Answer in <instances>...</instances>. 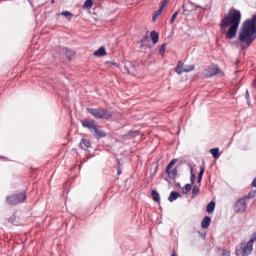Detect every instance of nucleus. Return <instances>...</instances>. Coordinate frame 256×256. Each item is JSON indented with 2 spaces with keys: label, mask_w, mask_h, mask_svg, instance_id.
Here are the masks:
<instances>
[{
  "label": "nucleus",
  "mask_w": 256,
  "mask_h": 256,
  "mask_svg": "<svg viewBox=\"0 0 256 256\" xmlns=\"http://www.w3.org/2000/svg\"><path fill=\"white\" fill-rule=\"evenodd\" d=\"M239 25H241V11L235 8H231L229 13L219 23L220 31H226L227 27H229L228 31L225 32V38L228 41L237 37Z\"/></svg>",
  "instance_id": "obj_1"
},
{
  "label": "nucleus",
  "mask_w": 256,
  "mask_h": 256,
  "mask_svg": "<svg viewBox=\"0 0 256 256\" xmlns=\"http://www.w3.org/2000/svg\"><path fill=\"white\" fill-rule=\"evenodd\" d=\"M254 39H256V15L243 23L242 30L238 37L240 43H246L248 46L253 43Z\"/></svg>",
  "instance_id": "obj_2"
},
{
  "label": "nucleus",
  "mask_w": 256,
  "mask_h": 256,
  "mask_svg": "<svg viewBox=\"0 0 256 256\" xmlns=\"http://www.w3.org/2000/svg\"><path fill=\"white\" fill-rule=\"evenodd\" d=\"M256 241V234H253V236L250 238V240L246 243L245 241H242L239 246L236 247V255L238 256H248L253 253V244Z\"/></svg>",
  "instance_id": "obj_3"
},
{
  "label": "nucleus",
  "mask_w": 256,
  "mask_h": 256,
  "mask_svg": "<svg viewBox=\"0 0 256 256\" xmlns=\"http://www.w3.org/2000/svg\"><path fill=\"white\" fill-rule=\"evenodd\" d=\"M82 127L89 129L90 133H92L95 139H103V137H107V134L103 130H99L97 128V123L95 120H81Z\"/></svg>",
  "instance_id": "obj_4"
},
{
  "label": "nucleus",
  "mask_w": 256,
  "mask_h": 256,
  "mask_svg": "<svg viewBox=\"0 0 256 256\" xmlns=\"http://www.w3.org/2000/svg\"><path fill=\"white\" fill-rule=\"evenodd\" d=\"M87 111L95 119L109 120L113 117V113L105 108H87Z\"/></svg>",
  "instance_id": "obj_5"
},
{
  "label": "nucleus",
  "mask_w": 256,
  "mask_h": 256,
  "mask_svg": "<svg viewBox=\"0 0 256 256\" xmlns=\"http://www.w3.org/2000/svg\"><path fill=\"white\" fill-rule=\"evenodd\" d=\"M25 199H27V194L25 192H22L19 194L7 196L6 201L8 205H19V203H24Z\"/></svg>",
  "instance_id": "obj_6"
},
{
  "label": "nucleus",
  "mask_w": 256,
  "mask_h": 256,
  "mask_svg": "<svg viewBox=\"0 0 256 256\" xmlns=\"http://www.w3.org/2000/svg\"><path fill=\"white\" fill-rule=\"evenodd\" d=\"M205 77H215V75H220V77H223V72L219 67L217 66H209L205 71H204Z\"/></svg>",
  "instance_id": "obj_7"
},
{
  "label": "nucleus",
  "mask_w": 256,
  "mask_h": 256,
  "mask_svg": "<svg viewBox=\"0 0 256 256\" xmlns=\"http://www.w3.org/2000/svg\"><path fill=\"white\" fill-rule=\"evenodd\" d=\"M235 213H245L247 211V202L245 198H240L234 205Z\"/></svg>",
  "instance_id": "obj_8"
},
{
  "label": "nucleus",
  "mask_w": 256,
  "mask_h": 256,
  "mask_svg": "<svg viewBox=\"0 0 256 256\" xmlns=\"http://www.w3.org/2000/svg\"><path fill=\"white\" fill-rule=\"evenodd\" d=\"M175 71L178 75H182L183 73H185V64L183 63V61H178Z\"/></svg>",
  "instance_id": "obj_9"
},
{
  "label": "nucleus",
  "mask_w": 256,
  "mask_h": 256,
  "mask_svg": "<svg viewBox=\"0 0 256 256\" xmlns=\"http://www.w3.org/2000/svg\"><path fill=\"white\" fill-rule=\"evenodd\" d=\"M209 225H211V217L206 216L202 219L201 227L202 229H209Z\"/></svg>",
  "instance_id": "obj_10"
},
{
  "label": "nucleus",
  "mask_w": 256,
  "mask_h": 256,
  "mask_svg": "<svg viewBox=\"0 0 256 256\" xmlns=\"http://www.w3.org/2000/svg\"><path fill=\"white\" fill-rule=\"evenodd\" d=\"M79 146L81 147V149H89V147H91V142H89V140L82 138Z\"/></svg>",
  "instance_id": "obj_11"
},
{
  "label": "nucleus",
  "mask_w": 256,
  "mask_h": 256,
  "mask_svg": "<svg viewBox=\"0 0 256 256\" xmlns=\"http://www.w3.org/2000/svg\"><path fill=\"white\" fill-rule=\"evenodd\" d=\"M150 37L152 39V43L156 45V43L159 42V33L157 31L153 30L150 32Z\"/></svg>",
  "instance_id": "obj_12"
},
{
  "label": "nucleus",
  "mask_w": 256,
  "mask_h": 256,
  "mask_svg": "<svg viewBox=\"0 0 256 256\" xmlns=\"http://www.w3.org/2000/svg\"><path fill=\"white\" fill-rule=\"evenodd\" d=\"M179 197H180L179 192L172 191L168 197V201L170 203H173V201H177V199H179Z\"/></svg>",
  "instance_id": "obj_13"
},
{
  "label": "nucleus",
  "mask_w": 256,
  "mask_h": 256,
  "mask_svg": "<svg viewBox=\"0 0 256 256\" xmlns=\"http://www.w3.org/2000/svg\"><path fill=\"white\" fill-rule=\"evenodd\" d=\"M203 173H205V164L200 166V170L197 177V183L201 184V181L203 180Z\"/></svg>",
  "instance_id": "obj_14"
},
{
  "label": "nucleus",
  "mask_w": 256,
  "mask_h": 256,
  "mask_svg": "<svg viewBox=\"0 0 256 256\" xmlns=\"http://www.w3.org/2000/svg\"><path fill=\"white\" fill-rule=\"evenodd\" d=\"M95 57H103L107 55V51L103 46H101L97 51L94 52Z\"/></svg>",
  "instance_id": "obj_15"
},
{
  "label": "nucleus",
  "mask_w": 256,
  "mask_h": 256,
  "mask_svg": "<svg viewBox=\"0 0 256 256\" xmlns=\"http://www.w3.org/2000/svg\"><path fill=\"white\" fill-rule=\"evenodd\" d=\"M167 3H169V0H165V2H162L160 8L156 12H154V14H156L157 17H159V15L163 13V9L167 7Z\"/></svg>",
  "instance_id": "obj_16"
},
{
  "label": "nucleus",
  "mask_w": 256,
  "mask_h": 256,
  "mask_svg": "<svg viewBox=\"0 0 256 256\" xmlns=\"http://www.w3.org/2000/svg\"><path fill=\"white\" fill-rule=\"evenodd\" d=\"M210 153L214 159H219V157H221V154L219 153V148H212L210 150Z\"/></svg>",
  "instance_id": "obj_17"
},
{
  "label": "nucleus",
  "mask_w": 256,
  "mask_h": 256,
  "mask_svg": "<svg viewBox=\"0 0 256 256\" xmlns=\"http://www.w3.org/2000/svg\"><path fill=\"white\" fill-rule=\"evenodd\" d=\"M151 195L156 203H161V196H159V193L156 190H152Z\"/></svg>",
  "instance_id": "obj_18"
},
{
  "label": "nucleus",
  "mask_w": 256,
  "mask_h": 256,
  "mask_svg": "<svg viewBox=\"0 0 256 256\" xmlns=\"http://www.w3.org/2000/svg\"><path fill=\"white\" fill-rule=\"evenodd\" d=\"M133 69H135V66H133V64H131V62L126 63L124 66V70L126 71V73H128V75L131 74Z\"/></svg>",
  "instance_id": "obj_19"
},
{
  "label": "nucleus",
  "mask_w": 256,
  "mask_h": 256,
  "mask_svg": "<svg viewBox=\"0 0 256 256\" xmlns=\"http://www.w3.org/2000/svg\"><path fill=\"white\" fill-rule=\"evenodd\" d=\"M166 173L169 175L170 179H177V168L166 170Z\"/></svg>",
  "instance_id": "obj_20"
},
{
  "label": "nucleus",
  "mask_w": 256,
  "mask_h": 256,
  "mask_svg": "<svg viewBox=\"0 0 256 256\" xmlns=\"http://www.w3.org/2000/svg\"><path fill=\"white\" fill-rule=\"evenodd\" d=\"M60 15H62V17H65L68 21H71V19H73V13L67 10L61 12Z\"/></svg>",
  "instance_id": "obj_21"
},
{
  "label": "nucleus",
  "mask_w": 256,
  "mask_h": 256,
  "mask_svg": "<svg viewBox=\"0 0 256 256\" xmlns=\"http://www.w3.org/2000/svg\"><path fill=\"white\" fill-rule=\"evenodd\" d=\"M206 211L207 213H213V211H215V201H211L210 203H208V205L206 206Z\"/></svg>",
  "instance_id": "obj_22"
},
{
  "label": "nucleus",
  "mask_w": 256,
  "mask_h": 256,
  "mask_svg": "<svg viewBox=\"0 0 256 256\" xmlns=\"http://www.w3.org/2000/svg\"><path fill=\"white\" fill-rule=\"evenodd\" d=\"M94 0H86L82 6V9H91L93 7Z\"/></svg>",
  "instance_id": "obj_23"
},
{
  "label": "nucleus",
  "mask_w": 256,
  "mask_h": 256,
  "mask_svg": "<svg viewBox=\"0 0 256 256\" xmlns=\"http://www.w3.org/2000/svg\"><path fill=\"white\" fill-rule=\"evenodd\" d=\"M190 185H194L195 184V180L197 179V175H195V173H193V167L190 168Z\"/></svg>",
  "instance_id": "obj_24"
},
{
  "label": "nucleus",
  "mask_w": 256,
  "mask_h": 256,
  "mask_svg": "<svg viewBox=\"0 0 256 256\" xmlns=\"http://www.w3.org/2000/svg\"><path fill=\"white\" fill-rule=\"evenodd\" d=\"M193 184H186L183 188H182V192L184 195H187V193H189V191H191V189H193L192 187Z\"/></svg>",
  "instance_id": "obj_25"
},
{
  "label": "nucleus",
  "mask_w": 256,
  "mask_h": 256,
  "mask_svg": "<svg viewBox=\"0 0 256 256\" xmlns=\"http://www.w3.org/2000/svg\"><path fill=\"white\" fill-rule=\"evenodd\" d=\"M190 71H195V65H186L184 66V73H190Z\"/></svg>",
  "instance_id": "obj_26"
},
{
  "label": "nucleus",
  "mask_w": 256,
  "mask_h": 256,
  "mask_svg": "<svg viewBox=\"0 0 256 256\" xmlns=\"http://www.w3.org/2000/svg\"><path fill=\"white\" fill-rule=\"evenodd\" d=\"M175 163H177V159L171 160L166 167V171H171V169H173V165H175Z\"/></svg>",
  "instance_id": "obj_27"
},
{
  "label": "nucleus",
  "mask_w": 256,
  "mask_h": 256,
  "mask_svg": "<svg viewBox=\"0 0 256 256\" xmlns=\"http://www.w3.org/2000/svg\"><path fill=\"white\" fill-rule=\"evenodd\" d=\"M165 49H167V43H163L159 49L160 55H165Z\"/></svg>",
  "instance_id": "obj_28"
},
{
  "label": "nucleus",
  "mask_w": 256,
  "mask_h": 256,
  "mask_svg": "<svg viewBox=\"0 0 256 256\" xmlns=\"http://www.w3.org/2000/svg\"><path fill=\"white\" fill-rule=\"evenodd\" d=\"M191 11H193V10H189V9H187V6L183 5V14L186 17H189V15H191Z\"/></svg>",
  "instance_id": "obj_29"
},
{
  "label": "nucleus",
  "mask_w": 256,
  "mask_h": 256,
  "mask_svg": "<svg viewBox=\"0 0 256 256\" xmlns=\"http://www.w3.org/2000/svg\"><path fill=\"white\" fill-rule=\"evenodd\" d=\"M179 15V11H176L173 15L172 18L170 20L171 25H173V23H175V19H177V16Z\"/></svg>",
  "instance_id": "obj_30"
},
{
  "label": "nucleus",
  "mask_w": 256,
  "mask_h": 256,
  "mask_svg": "<svg viewBox=\"0 0 256 256\" xmlns=\"http://www.w3.org/2000/svg\"><path fill=\"white\" fill-rule=\"evenodd\" d=\"M255 197V192H249L248 195L244 196V200H247V199H254Z\"/></svg>",
  "instance_id": "obj_31"
},
{
  "label": "nucleus",
  "mask_w": 256,
  "mask_h": 256,
  "mask_svg": "<svg viewBox=\"0 0 256 256\" xmlns=\"http://www.w3.org/2000/svg\"><path fill=\"white\" fill-rule=\"evenodd\" d=\"M211 5H207L205 6V8H203L201 5H195V8L193 9V11H197V9H210Z\"/></svg>",
  "instance_id": "obj_32"
},
{
  "label": "nucleus",
  "mask_w": 256,
  "mask_h": 256,
  "mask_svg": "<svg viewBox=\"0 0 256 256\" xmlns=\"http://www.w3.org/2000/svg\"><path fill=\"white\" fill-rule=\"evenodd\" d=\"M106 65H108V67H119V64L115 63V62H106Z\"/></svg>",
  "instance_id": "obj_33"
},
{
  "label": "nucleus",
  "mask_w": 256,
  "mask_h": 256,
  "mask_svg": "<svg viewBox=\"0 0 256 256\" xmlns=\"http://www.w3.org/2000/svg\"><path fill=\"white\" fill-rule=\"evenodd\" d=\"M222 256H231V252L227 249H222Z\"/></svg>",
  "instance_id": "obj_34"
},
{
  "label": "nucleus",
  "mask_w": 256,
  "mask_h": 256,
  "mask_svg": "<svg viewBox=\"0 0 256 256\" xmlns=\"http://www.w3.org/2000/svg\"><path fill=\"white\" fill-rule=\"evenodd\" d=\"M197 193H199V186H194L192 189V194L197 195Z\"/></svg>",
  "instance_id": "obj_35"
},
{
  "label": "nucleus",
  "mask_w": 256,
  "mask_h": 256,
  "mask_svg": "<svg viewBox=\"0 0 256 256\" xmlns=\"http://www.w3.org/2000/svg\"><path fill=\"white\" fill-rule=\"evenodd\" d=\"M245 98L247 99L248 105H251V101H249V90L245 91Z\"/></svg>",
  "instance_id": "obj_36"
},
{
  "label": "nucleus",
  "mask_w": 256,
  "mask_h": 256,
  "mask_svg": "<svg viewBox=\"0 0 256 256\" xmlns=\"http://www.w3.org/2000/svg\"><path fill=\"white\" fill-rule=\"evenodd\" d=\"M131 137H137L139 135V131H132L130 132Z\"/></svg>",
  "instance_id": "obj_37"
},
{
  "label": "nucleus",
  "mask_w": 256,
  "mask_h": 256,
  "mask_svg": "<svg viewBox=\"0 0 256 256\" xmlns=\"http://www.w3.org/2000/svg\"><path fill=\"white\" fill-rule=\"evenodd\" d=\"M149 39V35H144L143 38L141 39V42L147 41Z\"/></svg>",
  "instance_id": "obj_38"
},
{
  "label": "nucleus",
  "mask_w": 256,
  "mask_h": 256,
  "mask_svg": "<svg viewBox=\"0 0 256 256\" xmlns=\"http://www.w3.org/2000/svg\"><path fill=\"white\" fill-rule=\"evenodd\" d=\"M157 15L156 14H153V16H152V21H157Z\"/></svg>",
  "instance_id": "obj_39"
},
{
  "label": "nucleus",
  "mask_w": 256,
  "mask_h": 256,
  "mask_svg": "<svg viewBox=\"0 0 256 256\" xmlns=\"http://www.w3.org/2000/svg\"><path fill=\"white\" fill-rule=\"evenodd\" d=\"M253 187H256V178L253 179L252 184Z\"/></svg>",
  "instance_id": "obj_40"
},
{
  "label": "nucleus",
  "mask_w": 256,
  "mask_h": 256,
  "mask_svg": "<svg viewBox=\"0 0 256 256\" xmlns=\"http://www.w3.org/2000/svg\"><path fill=\"white\" fill-rule=\"evenodd\" d=\"M117 175H121V168H117Z\"/></svg>",
  "instance_id": "obj_41"
},
{
  "label": "nucleus",
  "mask_w": 256,
  "mask_h": 256,
  "mask_svg": "<svg viewBox=\"0 0 256 256\" xmlns=\"http://www.w3.org/2000/svg\"><path fill=\"white\" fill-rule=\"evenodd\" d=\"M252 87H253V89L256 88V83H255V81L252 83Z\"/></svg>",
  "instance_id": "obj_42"
},
{
  "label": "nucleus",
  "mask_w": 256,
  "mask_h": 256,
  "mask_svg": "<svg viewBox=\"0 0 256 256\" xmlns=\"http://www.w3.org/2000/svg\"><path fill=\"white\" fill-rule=\"evenodd\" d=\"M69 54V51L67 52V55ZM69 61H71V56L68 55Z\"/></svg>",
  "instance_id": "obj_43"
},
{
  "label": "nucleus",
  "mask_w": 256,
  "mask_h": 256,
  "mask_svg": "<svg viewBox=\"0 0 256 256\" xmlns=\"http://www.w3.org/2000/svg\"><path fill=\"white\" fill-rule=\"evenodd\" d=\"M176 187H181V184L180 183L176 184Z\"/></svg>",
  "instance_id": "obj_44"
},
{
  "label": "nucleus",
  "mask_w": 256,
  "mask_h": 256,
  "mask_svg": "<svg viewBox=\"0 0 256 256\" xmlns=\"http://www.w3.org/2000/svg\"><path fill=\"white\" fill-rule=\"evenodd\" d=\"M171 256H177V254L174 252V253L171 254Z\"/></svg>",
  "instance_id": "obj_45"
},
{
  "label": "nucleus",
  "mask_w": 256,
  "mask_h": 256,
  "mask_svg": "<svg viewBox=\"0 0 256 256\" xmlns=\"http://www.w3.org/2000/svg\"><path fill=\"white\" fill-rule=\"evenodd\" d=\"M70 55H75V52H70Z\"/></svg>",
  "instance_id": "obj_46"
},
{
  "label": "nucleus",
  "mask_w": 256,
  "mask_h": 256,
  "mask_svg": "<svg viewBox=\"0 0 256 256\" xmlns=\"http://www.w3.org/2000/svg\"><path fill=\"white\" fill-rule=\"evenodd\" d=\"M51 3H55V0H51Z\"/></svg>",
  "instance_id": "obj_47"
}]
</instances>
